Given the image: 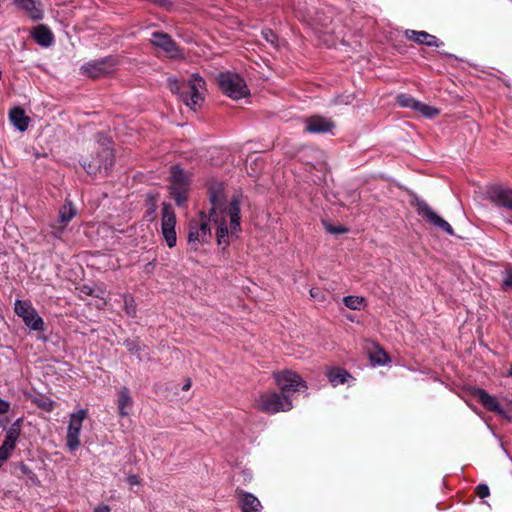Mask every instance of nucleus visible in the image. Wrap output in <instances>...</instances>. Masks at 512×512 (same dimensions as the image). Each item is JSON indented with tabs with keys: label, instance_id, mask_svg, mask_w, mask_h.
I'll list each match as a JSON object with an SVG mask.
<instances>
[{
	"label": "nucleus",
	"instance_id": "1",
	"mask_svg": "<svg viewBox=\"0 0 512 512\" xmlns=\"http://www.w3.org/2000/svg\"><path fill=\"white\" fill-rule=\"evenodd\" d=\"M210 202L211 209L207 218L216 224L217 244L225 249L241 230L239 198L233 196L227 201L219 188L211 192Z\"/></svg>",
	"mask_w": 512,
	"mask_h": 512
},
{
	"label": "nucleus",
	"instance_id": "2",
	"mask_svg": "<svg viewBox=\"0 0 512 512\" xmlns=\"http://www.w3.org/2000/svg\"><path fill=\"white\" fill-rule=\"evenodd\" d=\"M168 86L172 93L179 95L181 101L194 111L204 101L205 81L197 74H193L188 81L181 83L177 79L169 78Z\"/></svg>",
	"mask_w": 512,
	"mask_h": 512
},
{
	"label": "nucleus",
	"instance_id": "3",
	"mask_svg": "<svg viewBox=\"0 0 512 512\" xmlns=\"http://www.w3.org/2000/svg\"><path fill=\"white\" fill-rule=\"evenodd\" d=\"M211 238L209 219L204 212H200L199 217L189 220L187 243L191 251H197L202 245L210 243Z\"/></svg>",
	"mask_w": 512,
	"mask_h": 512
},
{
	"label": "nucleus",
	"instance_id": "4",
	"mask_svg": "<svg viewBox=\"0 0 512 512\" xmlns=\"http://www.w3.org/2000/svg\"><path fill=\"white\" fill-rule=\"evenodd\" d=\"M113 152L108 146H100L82 161L83 168L92 175H106L113 165Z\"/></svg>",
	"mask_w": 512,
	"mask_h": 512
},
{
	"label": "nucleus",
	"instance_id": "5",
	"mask_svg": "<svg viewBox=\"0 0 512 512\" xmlns=\"http://www.w3.org/2000/svg\"><path fill=\"white\" fill-rule=\"evenodd\" d=\"M257 408L268 414L286 412L292 409V401L288 394L270 391L260 395Z\"/></svg>",
	"mask_w": 512,
	"mask_h": 512
},
{
	"label": "nucleus",
	"instance_id": "6",
	"mask_svg": "<svg viewBox=\"0 0 512 512\" xmlns=\"http://www.w3.org/2000/svg\"><path fill=\"white\" fill-rule=\"evenodd\" d=\"M218 84L224 94L235 100L249 94L245 81L236 73H221L218 77Z\"/></svg>",
	"mask_w": 512,
	"mask_h": 512
},
{
	"label": "nucleus",
	"instance_id": "7",
	"mask_svg": "<svg viewBox=\"0 0 512 512\" xmlns=\"http://www.w3.org/2000/svg\"><path fill=\"white\" fill-rule=\"evenodd\" d=\"M117 65L118 61L110 56L86 63L81 67V71L92 79H98L110 75Z\"/></svg>",
	"mask_w": 512,
	"mask_h": 512
},
{
	"label": "nucleus",
	"instance_id": "8",
	"mask_svg": "<svg viewBox=\"0 0 512 512\" xmlns=\"http://www.w3.org/2000/svg\"><path fill=\"white\" fill-rule=\"evenodd\" d=\"M170 190L177 205H182L186 201V192L189 185L188 176L179 168L173 166L171 168Z\"/></svg>",
	"mask_w": 512,
	"mask_h": 512
},
{
	"label": "nucleus",
	"instance_id": "9",
	"mask_svg": "<svg viewBox=\"0 0 512 512\" xmlns=\"http://www.w3.org/2000/svg\"><path fill=\"white\" fill-rule=\"evenodd\" d=\"M87 417V410L80 409L70 415L69 424L67 428V446L71 451L76 450L80 445V432L82 429L83 421Z\"/></svg>",
	"mask_w": 512,
	"mask_h": 512
},
{
	"label": "nucleus",
	"instance_id": "10",
	"mask_svg": "<svg viewBox=\"0 0 512 512\" xmlns=\"http://www.w3.org/2000/svg\"><path fill=\"white\" fill-rule=\"evenodd\" d=\"M15 313L23 319L25 324L33 330L43 329V320L32 307L30 302L17 300L14 307Z\"/></svg>",
	"mask_w": 512,
	"mask_h": 512
},
{
	"label": "nucleus",
	"instance_id": "11",
	"mask_svg": "<svg viewBox=\"0 0 512 512\" xmlns=\"http://www.w3.org/2000/svg\"><path fill=\"white\" fill-rule=\"evenodd\" d=\"M176 215L170 204H163L162 209V234L169 248L176 245L177 236L175 231Z\"/></svg>",
	"mask_w": 512,
	"mask_h": 512
},
{
	"label": "nucleus",
	"instance_id": "12",
	"mask_svg": "<svg viewBox=\"0 0 512 512\" xmlns=\"http://www.w3.org/2000/svg\"><path fill=\"white\" fill-rule=\"evenodd\" d=\"M275 381L282 393L297 391L299 387L306 388L305 381L295 372L284 370L274 373Z\"/></svg>",
	"mask_w": 512,
	"mask_h": 512
},
{
	"label": "nucleus",
	"instance_id": "13",
	"mask_svg": "<svg viewBox=\"0 0 512 512\" xmlns=\"http://www.w3.org/2000/svg\"><path fill=\"white\" fill-rule=\"evenodd\" d=\"M418 214L423 217L430 225L434 226L441 231L453 235L454 231L451 225L440 217L431 207L424 202L418 201Z\"/></svg>",
	"mask_w": 512,
	"mask_h": 512
},
{
	"label": "nucleus",
	"instance_id": "14",
	"mask_svg": "<svg viewBox=\"0 0 512 512\" xmlns=\"http://www.w3.org/2000/svg\"><path fill=\"white\" fill-rule=\"evenodd\" d=\"M151 42L156 48L161 49L170 58L177 59L182 57L181 50L178 48L172 38L166 33H153Z\"/></svg>",
	"mask_w": 512,
	"mask_h": 512
},
{
	"label": "nucleus",
	"instance_id": "15",
	"mask_svg": "<svg viewBox=\"0 0 512 512\" xmlns=\"http://www.w3.org/2000/svg\"><path fill=\"white\" fill-rule=\"evenodd\" d=\"M305 131L308 133H328L335 128V123L322 116H312L305 120Z\"/></svg>",
	"mask_w": 512,
	"mask_h": 512
},
{
	"label": "nucleus",
	"instance_id": "16",
	"mask_svg": "<svg viewBox=\"0 0 512 512\" xmlns=\"http://www.w3.org/2000/svg\"><path fill=\"white\" fill-rule=\"evenodd\" d=\"M489 199L496 205L512 211V190L503 187H494L489 192Z\"/></svg>",
	"mask_w": 512,
	"mask_h": 512
},
{
	"label": "nucleus",
	"instance_id": "17",
	"mask_svg": "<svg viewBox=\"0 0 512 512\" xmlns=\"http://www.w3.org/2000/svg\"><path fill=\"white\" fill-rule=\"evenodd\" d=\"M473 395L476 399H478L482 405L493 412H496L499 415L505 416L504 410L501 408L499 402L497 399L491 395H489L486 391L483 389H476L473 392Z\"/></svg>",
	"mask_w": 512,
	"mask_h": 512
},
{
	"label": "nucleus",
	"instance_id": "18",
	"mask_svg": "<svg viewBox=\"0 0 512 512\" xmlns=\"http://www.w3.org/2000/svg\"><path fill=\"white\" fill-rule=\"evenodd\" d=\"M15 4L22 10H24L29 17L32 19H41L43 15V9L41 4L35 0H15Z\"/></svg>",
	"mask_w": 512,
	"mask_h": 512
},
{
	"label": "nucleus",
	"instance_id": "19",
	"mask_svg": "<svg viewBox=\"0 0 512 512\" xmlns=\"http://www.w3.org/2000/svg\"><path fill=\"white\" fill-rule=\"evenodd\" d=\"M118 413L122 417L129 416L133 400L130 396L129 390L123 387L118 393Z\"/></svg>",
	"mask_w": 512,
	"mask_h": 512
},
{
	"label": "nucleus",
	"instance_id": "20",
	"mask_svg": "<svg viewBox=\"0 0 512 512\" xmlns=\"http://www.w3.org/2000/svg\"><path fill=\"white\" fill-rule=\"evenodd\" d=\"M241 508L243 512H260L262 509L261 502L250 493L240 494Z\"/></svg>",
	"mask_w": 512,
	"mask_h": 512
},
{
	"label": "nucleus",
	"instance_id": "21",
	"mask_svg": "<svg viewBox=\"0 0 512 512\" xmlns=\"http://www.w3.org/2000/svg\"><path fill=\"white\" fill-rule=\"evenodd\" d=\"M326 375L333 386L344 384L351 377L346 370L338 367L327 369Z\"/></svg>",
	"mask_w": 512,
	"mask_h": 512
},
{
	"label": "nucleus",
	"instance_id": "22",
	"mask_svg": "<svg viewBox=\"0 0 512 512\" xmlns=\"http://www.w3.org/2000/svg\"><path fill=\"white\" fill-rule=\"evenodd\" d=\"M33 36L36 42L44 47L50 46L53 42L51 31L43 25H39L34 29Z\"/></svg>",
	"mask_w": 512,
	"mask_h": 512
},
{
	"label": "nucleus",
	"instance_id": "23",
	"mask_svg": "<svg viewBox=\"0 0 512 512\" xmlns=\"http://www.w3.org/2000/svg\"><path fill=\"white\" fill-rule=\"evenodd\" d=\"M10 120L20 131H25L28 127L29 118L20 108H14L10 112Z\"/></svg>",
	"mask_w": 512,
	"mask_h": 512
},
{
	"label": "nucleus",
	"instance_id": "24",
	"mask_svg": "<svg viewBox=\"0 0 512 512\" xmlns=\"http://www.w3.org/2000/svg\"><path fill=\"white\" fill-rule=\"evenodd\" d=\"M368 355L373 365H383L389 361L387 353L378 345H373L369 349Z\"/></svg>",
	"mask_w": 512,
	"mask_h": 512
},
{
	"label": "nucleus",
	"instance_id": "25",
	"mask_svg": "<svg viewBox=\"0 0 512 512\" xmlns=\"http://www.w3.org/2000/svg\"><path fill=\"white\" fill-rule=\"evenodd\" d=\"M343 302L351 310H361L366 306V300L361 296H346L343 298Z\"/></svg>",
	"mask_w": 512,
	"mask_h": 512
},
{
	"label": "nucleus",
	"instance_id": "26",
	"mask_svg": "<svg viewBox=\"0 0 512 512\" xmlns=\"http://www.w3.org/2000/svg\"><path fill=\"white\" fill-rule=\"evenodd\" d=\"M75 214L76 209L72 206L71 203L63 205L59 211V219L60 222L63 223L62 228L75 216Z\"/></svg>",
	"mask_w": 512,
	"mask_h": 512
},
{
	"label": "nucleus",
	"instance_id": "27",
	"mask_svg": "<svg viewBox=\"0 0 512 512\" xmlns=\"http://www.w3.org/2000/svg\"><path fill=\"white\" fill-rule=\"evenodd\" d=\"M418 43L435 47H439L440 45H442V42H440L435 36L430 35L424 31H418Z\"/></svg>",
	"mask_w": 512,
	"mask_h": 512
},
{
	"label": "nucleus",
	"instance_id": "28",
	"mask_svg": "<svg viewBox=\"0 0 512 512\" xmlns=\"http://www.w3.org/2000/svg\"><path fill=\"white\" fill-rule=\"evenodd\" d=\"M15 445L16 444L10 441L4 440L3 444L0 446V467L8 459Z\"/></svg>",
	"mask_w": 512,
	"mask_h": 512
},
{
	"label": "nucleus",
	"instance_id": "29",
	"mask_svg": "<svg viewBox=\"0 0 512 512\" xmlns=\"http://www.w3.org/2000/svg\"><path fill=\"white\" fill-rule=\"evenodd\" d=\"M20 435V425L19 420L11 425V427L7 430L5 440L10 441L16 444L17 439Z\"/></svg>",
	"mask_w": 512,
	"mask_h": 512
},
{
	"label": "nucleus",
	"instance_id": "30",
	"mask_svg": "<svg viewBox=\"0 0 512 512\" xmlns=\"http://www.w3.org/2000/svg\"><path fill=\"white\" fill-rule=\"evenodd\" d=\"M124 309L128 316L135 317L136 316V305L134 298L130 295L124 296Z\"/></svg>",
	"mask_w": 512,
	"mask_h": 512
},
{
	"label": "nucleus",
	"instance_id": "31",
	"mask_svg": "<svg viewBox=\"0 0 512 512\" xmlns=\"http://www.w3.org/2000/svg\"><path fill=\"white\" fill-rule=\"evenodd\" d=\"M418 112L422 113L424 116L428 118H432L438 114V110L436 108L427 106L425 104H421L418 102Z\"/></svg>",
	"mask_w": 512,
	"mask_h": 512
},
{
	"label": "nucleus",
	"instance_id": "32",
	"mask_svg": "<svg viewBox=\"0 0 512 512\" xmlns=\"http://www.w3.org/2000/svg\"><path fill=\"white\" fill-rule=\"evenodd\" d=\"M323 225L325 230L331 234H341L346 233L348 231V229L345 228L344 226H333L332 224L325 221L323 222Z\"/></svg>",
	"mask_w": 512,
	"mask_h": 512
},
{
	"label": "nucleus",
	"instance_id": "33",
	"mask_svg": "<svg viewBox=\"0 0 512 512\" xmlns=\"http://www.w3.org/2000/svg\"><path fill=\"white\" fill-rule=\"evenodd\" d=\"M310 296L312 299H314L315 301H318V302H323L325 301V294L323 293V291L319 288H312L310 290Z\"/></svg>",
	"mask_w": 512,
	"mask_h": 512
},
{
	"label": "nucleus",
	"instance_id": "34",
	"mask_svg": "<svg viewBox=\"0 0 512 512\" xmlns=\"http://www.w3.org/2000/svg\"><path fill=\"white\" fill-rule=\"evenodd\" d=\"M397 100H398V103L401 105V106H410V107H415L416 103L413 99L407 97L406 95L402 94V95H399L397 97Z\"/></svg>",
	"mask_w": 512,
	"mask_h": 512
},
{
	"label": "nucleus",
	"instance_id": "35",
	"mask_svg": "<svg viewBox=\"0 0 512 512\" xmlns=\"http://www.w3.org/2000/svg\"><path fill=\"white\" fill-rule=\"evenodd\" d=\"M503 289H509L512 287V271L506 270L504 272V279L502 282Z\"/></svg>",
	"mask_w": 512,
	"mask_h": 512
},
{
	"label": "nucleus",
	"instance_id": "36",
	"mask_svg": "<svg viewBox=\"0 0 512 512\" xmlns=\"http://www.w3.org/2000/svg\"><path fill=\"white\" fill-rule=\"evenodd\" d=\"M476 493L480 498H486L490 494L489 487L487 485L480 484L476 488Z\"/></svg>",
	"mask_w": 512,
	"mask_h": 512
},
{
	"label": "nucleus",
	"instance_id": "37",
	"mask_svg": "<svg viewBox=\"0 0 512 512\" xmlns=\"http://www.w3.org/2000/svg\"><path fill=\"white\" fill-rule=\"evenodd\" d=\"M263 37L265 38V40L267 42H270V43H274L275 40H276V35L271 31V30H267V31H264L263 32Z\"/></svg>",
	"mask_w": 512,
	"mask_h": 512
},
{
	"label": "nucleus",
	"instance_id": "38",
	"mask_svg": "<svg viewBox=\"0 0 512 512\" xmlns=\"http://www.w3.org/2000/svg\"><path fill=\"white\" fill-rule=\"evenodd\" d=\"M127 482L131 486H133V485H140V483H141L139 477L137 475H135V474L128 475Z\"/></svg>",
	"mask_w": 512,
	"mask_h": 512
},
{
	"label": "nucleus",
	"instance_id": "39",
	"mask_svg": "<svg viewBox=\"0 0 512 512\" xmlns=\"http://www.w3.org/2000/svg\"><path fill=\"white\" fill-rule=\"evenodd\" d=\"M10 409V403L0 398V414H5Z\"/></svg>",
	"mask_w": 512,
	"mask_h": 512
},
{
	"label": "nucleus",
	"instance_id": "40",
	"mask_svg": "<svg viewBox=\"0 0 512 512\" xmlns=\"http://www.w3.org/2000/svg\"><path fill=\"white\" fill-rule=\"evenodd\" d=\"M126 347L128 348L129 351L133 353H137L139 350V347L134 342L131 341L126 343Z\"/></svg>",
	"mask_w": 512,
	"mask_h": 512
},
{
	"label": "nucleus",
	"instance_id": "41",
	"mask_svg": "<svg viewBox=\"0 0 512 512\" xmlns=\"http://www.w3.org/2000/svg\"><path fill=\"white\" fill-rule=\"evenodd\" d=\"M80 292L84 295H91L93 294V289L89 286H83L80 288Z\"/></svg>",
	"mask_w": 512,
	"mask_h": 512
},
{
	"label": "nucleus",
	"instance_id": "42",
	"mask_svg": "<svg viewBox=\"0 0 512 512\" xmlns=\"http://www.w3.org/2000/svg\"><path fill=\"white\" fill-rule=\"evenodd\" d=\"M93 512H110V508L108 505H100L96 507Z\"/></svg>",
	"mask_w": 512,
	"mask_h": 512
},
{
	"label": "nucleus",
	"instance_id": "43",
	"mask_svg": "<svg viewBox=\"0 0 512 512\" xmlns=\"http://www.w3.org/2000/svg\"><path fill=\"white\" fill-rule=\"evenodd\" d=\"M42 407H43L44 409H46L47 411H51V410L53 409V403H52V402L44 403V404L42 405Z\"/></svg>",
	"mask_w": 512,
	"mask_h": 512
},
{
	"label": "nucleus",
	"instance_id": "44",
	"mask_svg": "<svg viewBox=\"0 0 512 512\" xmlns=\"http://www.w3.org/2000/svg\"><path fill=\"white\" fill-rule=\"evenodd\" d=\"M406 35L409 39H414V36L416 35L415 31H406Z\"/></svg>",
	"mask_w": 512,
	"mask_h": 512
},
{
	"label": "nucleus",
	"instance_id": "45",
	"mask_svg": "<svg viewBox=\"0 0 512 512\" xmlns=\"http://www.w3.org/2000/svg\"><path fill=\"white\" fill-rule=\"evenodd\" d=\"M152 267H153V263L147 264V266H146L147 271L150 272Z\"/></svg>",
	"mask_w": 512,
	"mask_h": 512
},
{
	"label": "nucleus",
	"instance_id": "46",
	"mask_svg": "<svg viewBox=\"0 0 512 512\" xmlns=\"http://www.w3.org/2000/svg\"><path fill=\"white\" fill-rule=\"evenodd\" d=\"M190 386H191V383H190V382H187V383L184 385L183 389H184V390H188V389L190 388Z\"/></svg>",
	"mask_w": 512,
	"mask_h": 512
},
{
	"label": "nucleus",
	"instance_id": "47",
	"mask_svg": "<svg viewBox=\"0 0 512 512\" xmlns=\"http://www.w3.org/2000/svg\"><path fill=\"white\" fill-rule=\"evenodd\" d=\"M509 375H511V376H512V366H511V369H510V371H509Z\"/></svg>",
	"mask_w": 512,
	"mask_h": 512
}]
</instances>
